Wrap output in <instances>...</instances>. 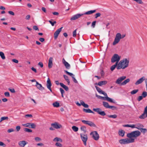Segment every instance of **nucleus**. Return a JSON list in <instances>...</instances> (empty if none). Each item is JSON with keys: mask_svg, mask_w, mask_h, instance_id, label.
<instances>
[{"mask_svg": "<svg viewBox=\"0 0 147 147\" xmlns=\"http://www.w3.org/2000/svg\"><path fill=\"white\" fill-rule=\"evenodd\" d=\"M118 64H117V63H115V64L112 66L111 67V70L112 71H113L115 69V67L117 66Z\"/></svg>", "mask_w": 147, "mask_h": 147, "instance_id": "35", "label": "nucleus"}, {"mask_svg": "<svg viewBox=\"0 0 147 147\" xmlns=\"http://www.w3.org/2000/svg\"><path fill=\"white\" fill-rule=\"evenodd\" d=\"M8 118L7 117H3L1 118V119L0 121V122L2 121L5 120H7Z\"/></svg>", "mask_w": 147, "mask_h": 147, "instance_id": "45", "label": "nucleus"}, {"mask_svg": "<svg viewBox=\"0 0 147 147\" xmlns=\"http://www.w3.org/2000/svg\"><path fill=\"white\" fill-rule=\"evenodd\" d=\"M36 86L40 90H42L44 89V88L42 86L41 84H39L38 82H36Z\"/></svg>", "mask_w": 147, "mask_h": 147, "instance_id": "18", "label": "nucleus"}, {"mask_svg": "<svg viewBox=\"0 0 147 147\" xmlns=\"http://www.w3.org/2000/svg\"><path fill=\"white\" fill-rule=\"evenodd\" d=\"M33 28L36 30H38L39 29L38 27L36 26H34Z\"/></svg>", "mask_w": 147, "mask_h": 147, "instance_id": "60", "label": "nucleus"}, {"mask_svg": "<svg viewBox=\"0 0 147 147\" xmlns=\"http://www.w3.org/2000/svg\"><path fill=\"white\" fill-rule=\"evenodd\" d=\"M105 96H106V100H107V101L110 102H111L113 103H115V102L112 99L108 97L107 96V95H106V94H105Z\"/></svg>", "mask_w": 147, "mask_h": 147, "instance_id": "21", "label": "nucleus"}, {"mask_svg": "<svg viewBox=\"0 0 147 147\" xmlns=\"http://www.w3.org/2000/svg\"><path fill=\"white\" fill-rule=\"evenodd\" d=\"M47 88L51 91L52 92V90L51 88V80L49 78H48L47 81Z\"/></svg>", "mask_w": 147, "mask_h": 147, "instance_id": "14", "label": "nucleus"}, {"mask_svg": "<svg viewBox=\"0 0 147 147\" xmlns=\"http://www.w3.org/2000/svg\"><path fill=\"white\" fill-rule=\"evenodd\" d=\"M24 130L25 131L28 132H31L32 131V130L31 129H28L27 128H25L24 129Z\"/></svg>", "mask_w": 147, "mask_h": 147, "instance_id": "43", "label": "nucleus"}, {"mask_svg": "<svg viewBox=\"0 0 147 147\" xmlns=\"http://www.w3.org/2000/svg\"><path fill=\"white\" fill-rule=\"evenodd\" d=\"M90 135L92 136V138L95 140H98L99 136L97 131H94L91 132Z\"/></svg>", "mask_w": 147, "mask_h": 147, "instance_id": "8", "label": "nucleus"}, {"mask_svg": "<svg viewBox=\"0 0 147 147\" xmlns=\"http://www.w3.org/2000/svg\"><path fill=\"white\" fill-rule=\"evenodd\" d=\"M102 104L103 106L106 108L109 109V105L108 103L105 101L102 102Z\"/></svg>", "mask_w": 147, "mask_h": 147, "instance_id": "29", "label": "nucleus"}, {"mask_svg": "<svg viewBox=\"0 0 147 147\" xmlns=\"http://www.w3.org/2000/svg\"><path fill=\"white\" fill-rule=\"evenodd\" d=\"M72 128L73 130L75 132L77 131L78 129V127L74 126H72Z\"/></svg>", "mask_w": 147, "mask_h": 147, "instance_id": "41", "label": "nucleus"}, {"mask_svg": "<svg viewBox=\"0 0 147 147\" xmlns=\"http://www.w3.org/2000/svg\"><path fill=\"white\" fill-rule=\"evenodd\" d=\"M9 90L12 93H14L15 92V91L14 88L10 89L9 88Z\"/></svg>", "mask_w": 147, "mask_h": 147, "instance_id": "56", "label": "nucleus"}, {"mask_svg": "<svg viewBox=\"0 0 147 147\" xmlns=\"http://www.w3.org/2000/svg\"><path fill=\"white\" fill-rule=\"evenodd\" d=\"M142 98L143 96H140L138 98V100L139 101L142 100Z\"/></svg>", "mask_w": 147, "mask_h": 147, "instance_id": "64", "label": "nucleus"}, {"mask_svg": "<svg viewBox=\"0 0 147 147\" xmlns=\"http://www.w3.org/2000/svg\"><path fill=\"white\" fill-rule=\"evenodd\" d=\"M38 65L40 66L41 67H43V64L42 62H39L38 63Z\"/></svg>", "mask_w": 147, "mask_h": 147, "instance_id": "62", "label": "nucleus"}, {"mask_svg": "<svg viewBox=\"0 0 147 147\" xmlns=\"http://www.w3.org/2000/svg\"><path fill=\"white\" fill-rule=\"evenodd\" d=\"M76 30H77L76 29L73 32V36L74 37H75L76 35Z\"/></svg>", "mask_w": 147, "mask_h": 147, "instance_id": "52", "label": "nucleus"}, {"mask_svg": "<svg viewBox=\"0 0 147 147\" xmlns=\"http://www.w3.org/2000/svg\"><path fill=\"white\" fill-rule=\"evenodd\" d=\"M59 90L61 94V96L63 98V94L65 93V91L64 90L61 88H60Z\"/></svg>", "mask_w": 147, "mask_h": 147, "instance_id": "38", "label": "nucleus"}, {"mask_svg": "<svg viewBox=\"0 0 147 147\" xmlns=\"http://www.w3.org/2000/svg\"><path fill=\"white\" fill-rule=\"evenodd\" d=\"M23 125L25 127H28L33 129L35 128L36 127L35 124L31 123H27L23 124Z\"/></svg>", "mask_w": 147, "mask_h": 147, "instance_id": "10", "label": "nucleus"}, {"mask_svg": "<svg viewBox=\"0 0 147 147\" xmlns=\"http://www.w3.org/2000/svg\"><path fill=\"white\" fill-rule=\"evenodd\" d=\"M0 146H3V147H5L6 145L3 142H2L0 141Z\"/></svg>", "mask_w": 147, "mask_h": 147, "instance_id": "58", "label": "nucleus"}, {"mask_svg": "<svg viewBox=\"0 0 147 147\" xmlns=\"http://www.w3.org/2000/svg\"><path fill=\"white\" fill-rule=\"evenodd\" d=\"M59 84L66 91H67L69 90V88L68 87L62 83H60Z\"/></svg>", "mask_w": 147, "mask_h": 147, "instance_id": "23", "label": "nucleus"}, {"mask_svg": "<svg viewBox=\"0 0 147 147\" xmlns=\"http://www.w3.org/2000/svg\"><path fill=\"white\" fill-rule=\"evenodd\" d=\"M129 59L124 58L121 60L118 63L117 68L118 69H125L129 65Z\"/></svg>", "mask_w": 147, "mask_h": 147, "instance_id": "1", "label": "nucleus"}, {"mask_svg": "<svg viewBox=\"0 0 147 147\" xmlns=\"http://www.w3.org/2000/svg\"><path fill=\"white\" fill-rule=\"evenodd\" d=\"M51 125L53 127V128L52 127H51L49 128V129L51 130H54V129L55 128V123H52Z\"/></svg>", "mask_w": 147, "mask_h": 147, "instance_id": "37", "label": "nucleus"}, {"mask_svg": "<svg viewBox=\"0 0 147 147\" xmlns=\"http://www.w3.org/2000/svg\"><path fill=\"white\" fill-rule=\"evenodd\" d=\"M116 107L113 106H109V109H112L113 110H114L116 109Z\"/></svg>", "mask_w": 147, "mask_h": 147, "instance_id": "57", "label": "nucleus"}, {"mask_svg": "<svg viewBox=\"0 0 147 147\" xmlns=\"http://www.w3.org/2000/svg\"><path fill=\"white\" fill-rule=\"evenodd\" d=\"M96 96L99 99H102L103 100H106V96H105V97H104L96 94Z\"/></svg>", "mask_w": 147, "mask_h": 147, "instance_id": "34", "label": "nucleus"}, {"mask_svg": "<svg viewBox=\"0 0 147 147\" xmlns=\"http://www.w3.org/2000/svg\"><path fill=\"white\" fill-rule=\"evenodd\" d=\"M80 103H81V104L84 107L86 108H88V107L89 106L88 105L85 104L84 102L82 100L80 101Z\"/></svg>", "mask_w": 147, "mask_h": 147, "instance_id": "32", "label": "nucleus"}, {"mask_svg": "<svg viewBox=\"0 0 147 147\" xmlns=\"http://www.w3.org/2000/svg\"><path fill=\"white\" fill-rule=\"evenodd\" d=\"M145 77L144 76L142 77L136 81L135 83V85H138L141 84L144 80H145Z\"/></svg>", "mask_w": 147, "mask_h": 147, "instance_id": "15", "label": "nucleus"}, {"mask_svg": "<svg viewBox=\"0 0 147 147\" xmlns=\"http://www.w3.org/2000/svg\"><path fill=\"white\" fill-rule=\"evenodd\" d=\"M68 75L70 76H71L72 78V79L74 82L76 83H78V82L76 78L74 77V75L72 73H71L68 72L66 70L64 71Z\"/></svg>", "mask_w": 147, "mask_h": 147, "instance_id": "12", "label": "nucleus"}, {"mask_svg": "<svg viewBox=\"0 0 147 147\" xmlns=\"http://www.w3.org/2000/svg\"><path fill=\"white\" fill-rule=\"evenodd\" d=\"M96 21H93L92 24L91 26L92 28H94L95 27Z\"/></svg>", "mask_w": 147, "mask_h": 147, "instance_id": "47", "label": "nucleus"}, {"mask_svg": "<svg viewBox=\"0 0 147 147\" xmlns=\"http://www.w3.org/2000/svg\"><path fill=\"white\" fill-rule=\"evenodd\" d=\"M95 87L97 90V91L100 94H104V95H105V94H106V95H107V93H105L101 89L98 87L97 86H95Z\"/></svg>", "mask_w": 147, "mask_h": 147, "instance_id": "19", "label": "nucleus"}, {"mask_svg": "<svg viewBox=\"0 0 147 147\" xmlns=\"http://www.w3.org/2000/svg\"><path fill=\"white\" fill-rule=\"evenodd\" d=\"M27 144L28 142L24 140L20 141L18 143L19 145L21 147H24Z\"/></svg>", "mask_w": 147, "mask_h": 147, "instance_id": "16", "label": "nucleus"}, {"mask_svg": "<svg viewBox=\"0 0 147 147\" xmlns=\"http://www.w3.org/2000/svg\"><path fill=\"white\" fill-rule=\"evenodd\" d=\"M107 83V82L106 81H103L99 82L98 83V85L100 86H101L103 85L106 84Z\"/></svg>", "mask_w": 147, "mask_h": 147, "instance_id": "22", "label": "nucleus"}, {"mask_svg": "<svg viewBox=\"0 0 147 147\" xmlns=\"http://www.w3.org/2000/svg\"><path fill=\"white\" fill-rule=\"evenodd\" d=\"M56 141L61 142H62V140L61 138L58 137H56Z\"/></svg>", "mask_w": 147, "mask_h": 147, "instance_id": "48", "label": "nucleus"}, {"mask_svg": "<svg viewBox=\"0 0 147 147\" xmlns=\"http://www.w3.org/2000/svg\"><path fill=\"white\" fill-rule=\"evenodd\" d=\"M101 15V14L100 13H98L96 14L95 18H97L98 17H99Z\"/></svg>", "mask_w": 147, "mask_h": 147, "instance_id": "53", "label": "nucleus"}, {"mask_svg": "<svg viewBox=\"0 0 147 147\" xmlns=\"http://www.w3.org/2000/svg\"><path fill=\"white\" fill-rule=\"evenodd\" d=\"M125 36V34H123L121 35L119 33H118L116 35L114 42H113V45H115L117 44L120 41V39L123 38Z\"/></svg>", "mask_w": 147, "mask_h": 147, "instance_id": "2", "label": "nucleus"}, {"mask_svg": "<svg viewBox=\"0 0 147 147\" xmlns=\"http://www.w3.org/2000/svg\"><path fill=\"white\" fill-rule=\"evenodd\" d=\"M62 61L63 63L64 64L66 68L67 69H69L70 68V64L66 62L64 58L63 59Z\"/></svg>", "mask_w": 147, "mask_h": 147, "instance_id": "17", "label": "nucleus"}, {"mask_svg": "<svg viewBox=\"0 0 147 147\" xmlns=\"http://www.w3.org/2000/svg\"><path fill=\"white\" fill-rule=\"evenodd\" d=\"M126 78L125 76H122L118 78L115 82L116 84H121V82Z\"/></svg>", "mask_w": 147, "mask_h": 147, "instance_id": "11", "label": "nucleus"}, {"mask_svg": "<svg viewBox=\"0 0 147 147\" xmlns=\"http://www.w3.org/2000/svg\"><path fill=\"white\" fill-rule=\"evenodd\" d=\"M120 56H119L117 54H114L111 58V62L113 63L116 62L115 63L118 64V62L120 60Z\"/></svg>", "mask_w": 147, "mask_h": 147, "instance_id": "5", "label": "nucleus"}, {"mask_svg": "<svg viewBox=\"0 0 147 147\" xmlns=\"http://www.w3.org/2000/svg\"><path fill=\"white\" fill-rule=\"evenodd\" d=\"M136 128L140 130L142 128L144 127V126L143 125L140 124H138L136 125Z\"/></svg>", "mask_w": 147, "mask_h": 147, "instance_id": "25", "label": "nucleus"}, {"mask_svg": "<svg viewBox=\"0 0 147 147\" xmlns=\"http://www.w3.org/2000/svg\"><path fill=\"white\" fill-rule=\"evenodd\" d=\"M142 95L144 98L146 97L147 96V92L145 91L143 92L142 93Z\"/></svg>", "mask_w": 147, "mask_h": 147, "instance_id": "46", "label": "nucleus"}, {"mask_svg": "<svg viewBox=\"0 0 147 147\" xmlns=\"http://www.w3.org/2000/svg\"><path fill=\"white\" fill-rule=\"evenodd\" d=\"M140 134V132L138 130H136L127 134V137L131 138H137L139 136Z\"/></svg>", "mask_w": 147, "mask_h": 147, "instance_id": "3", "label": "nucleus"}, {"mask_svg": "<svg viewBox=\"0 0 147 147\" xmlns=\"http://www.w3.org/2000/svg\"><path fill=\"white\" fill-rule=\"evenodd\" d=\"M63 76L64 79L67 82L68 85H69L70 84V82L69 79L67 75H64Z\"/></svg>", "mask_w": 147, "mask_h": 147, "instance_id": "31", "label": "nucleus"}, {"mask_svg": "<svg viewBox=\"0 0 147 147\" xmlns=\"http://www.w3.org/2000/svg\"><path fill=\"white\" fill-rule=\"evenodd\" d=\"M130 81L129 78L127 79L121 83V85H124L126 84L127 83L129 82Z\"/></svg>", "mask_w": 147, "mask_h": 147, "instance_id": "27", "label": "nucleus"}, {"mask_svg": "<svg viewBox=\"0 0 147 147\" xmlns=\"http://www.w3.org/2000/svg\"><path fill=\"white\" fill-rule=\"evenodd\" d=\"M108 117L109 118H112L115 119L117 117V116L116 115L114 114L112 115H108Z\"/></svg>", "mask_w": 147, "mask_h": 147, "instance_id": "40", "label": "nucleus"}, {"mask_svg": "<svg viewBox=\"0 0 147 147\" xmlns=\"http://www.w3.org/2000/svg\"><path fill=\"white\" fill-rule=\"evenodd\" d=\"M0 56L3 59H4L5 58L4 53L2 52H0Z\"/></svg>", "mask_w": 147, "mask_h": 147, "instance_id": "36", "label": "nucleus"}, {"mask_svg": "<svg viewBox=\"0 0 147 147\" xmlns=\"http://www.w3.org/2000/svg\"><path fill=\"white\" fill-rule=\"evenodd\" d=\"M140 131L141 132L144 134L147 131V129H146L142 128Z\"/></svg>", "mask_w": 147, "mask_h": 147, "instance_id": "42", "label": "nucleus"}, {"mask_svg": "<svg viewBox=\"0 0 147 147\" xmlns=\"http://www.w3.org/2000/svg\"><path fill=\"white\" fill-rule=\"evenodd\" d=\"M93 110L94 111L97 112L98 114L101 116H104L106 115L105 111H102L101 109L99 108H94L93 109Z\"/></svg>", "mask_w": 147, "mask_h": 147, "instance_id": "9", "label": "nucleus"}, {"mask_svg": "<svg viewBox=\"0 0 147 147\" xmlns=\"http://www.w3.org/2000/svg\"><path fill=\"white\" fill-rule=\"evenodd\" d=\"M49 22L51 24L52 26H53L55 24V21L52 22L51 20H49Z\"/></svg>", "mask_w": 147, "mask_h": 147, "instance_id": "55", "label": "nucleus"}, {"mask_svg": "<svg viewBox=\"0 0 147 147\" xmlns=\"http://www.w3.org/2000/svg\"><path fill=\"white\" fill-rule=\"evenodd\" d=\"M14 131V129L13 128H10L9 129H8L7 131V132L9 133H10V132H13Z\"/></svg>", "mask_w": 147, "mask_h": 147, "instance_id": "50", "label": "nucleus"}, {"mask_svg": "<svg viewBox=\"0 0 147 147\" xmlns=\"http://www.w3.org/2000/svg\"><path fill=\"white\" fill-rule=\"evenodd\" d=\"M84 14H77L74 15L71 18V20H75L80 18L81 16L83 15Z\"/></svg>", "mask_w": 147, "mask_h": 147, "instance_id": "13", "label": "nucleus"}, {"mask_svg": "<svg viewBox=\"0 0 147 147\" xmlns=\"http://www.w3.org/2000/svg\"><path fill=\"white\" fill-rule=\"evenodd\" d=\"M16 130L17 131H19L20 129V127L19 125L17 126L16 127Z\"/></svg>", "mask_w": 147, "mask_h": 147, "instance_id": "63", "label": "nucleus"}, {"mask_svg": "<svg viewBox=\"0 0 147 147\" xmlns=\"http://www.w3.org/2000/svg\"><path fill=\"white\" fill-rule=\"evenodd\" d=\"M125 131L122 130H119L118 132L119 135L122 137H123L124 135Z\"/></svg>", "mask_w": 147, "mask_h": 147, "instance_id": "30", "label": "nucleus"}, {"mask_svg": "<svg viewBox=\"0 0 147 147\" xmlns=\"http://www.w3.org/2000/svg\"><path fill=\"white\" fill-rule=\"evenodd\" d=\"M62 125L57 122H56V129H59L62 127Z\"/></svg>", "mask_w": 147, "mask_h": 147, "instance_id": "33", "label": "nucleus"}, {"mask_svg": "<svg viewBox=\"0 0 147 147\" xmlns=\"http://www.w3.org/2000/svg\"><path fill=\"white\" fill-rule=\"evenodd\" d=\"M56 146L59 147H62V145L60 143L56 142Z\"/></svg>", "mask_w": 147, "mask_h": 147, "instance_id": "51", "label": "nucleus"}, {"mask_svg": "<svg viewBox=\"0 0 147 147\" xmlns=\"http://www.w3.org/2000/svg\"><path fill=\"white\" fill-rule=\"evenodd\" d=\"M4 95L6 97H9L10 96L9 92H5L4 93Z\"/></svg>", "mask_w": 147, "mask_h": 147, "instance_id": "49", "label": "nucleus"}, {"mask_svg": "<svg viewBox=\"0 0 147 147\" xmlns=\"http://www.w3.org/2000/svg\"><path fill=\"white\" fill-rule=\"evenodd\" d=\"M134 142L135 140L133 138L123 139L120 140L119 141V142L122 144H125L133 143Z\"/></svg>", "mask_w": 147, "mask_h": 147, "instance_id": "4", "label": "nucleus"}, {"mask_svg": "<svg viewBox=\"0 0 147 147\" xmlns=\"http://www.w3.org/2000/svg\"><path fill=\"white\" fill-rule=\"evenodd\" d=\"M138 91V89L134 90L132 91L131 92V94H136Z\"/></svg>", "mask_w": 147, "mask_h": 147, "instance_id": "44", "label": "nucleus"}, {"mask_svg": "<svg viewBox=\"0 0 147 147\" xmlns=\"http://www.w3.org/2000/svg\"><path fill=\"white\" fill-rule=\"evenodd\" d=\"M63 28V27H61V28L57 30L56 31V39L57 37L61 31L62 29Z\"/></svg>", "mask_w": 147, "mask_h": 147, "instance_id": "24", "label": "nucleus"}, {"mask_svg": "<svg viewBox=\"0 0 147 147\" xmlns=\"http://www.w3.org/2000/svg\"><path fill=\"white\" fill-rule=\"evenodd\" d=\"M146 113H144V112L142 115L140 116L139 118L141 119H144L145 117V116H144V115Z\"/></svg>", "mask_w": 147, "mask_h": 147, "instance_id": "54", "label": "nucleus"}, {"mask_svg": "<svg viewBox=\"0 0 147 147\" xmlns=\"http://www.w3.org/2000/svg\"><path fill=\"white\" fill-rule=\"evenodd\" d=\"M82 121L84 124L87 125L90 127H96V125L92 122L90 121H86L85 120H82Z\"/></svg>", "mask_w": 147, "mask_h": 147, "instance_id": "7", "label": "nucleus"}, {"mask_svg": "<svg viewBox=\"0 0 147 147\" xmlns=\"http://www.w3.org/2000/svg\"><path fill=\"white\" fill-rule=\"evenodd\" d=\"M96 10H90V11H88L85 12V13H84L83 14H84H84L89 15V14H91L92 13H93L95 12H96Z\"/></svg>", "mask_w": 147, "mask_h": 147, "instance_id": "26", "label": "nucleus"}, {"mask_svg": "<svg viewBox=\"0 0 147 147\" xmlns=\"http://www.w3.org/2000/svg\"><path fill=\"white\" fill-rule=\"evenodd\" d=\"M8 13L10 15L12 16H14L15 15L14 13L12 11H8Z\"/></svg>", "mask_w": 147, "mask_h": 147, "instance_id": "61", "label": "nucleus"}, {"mask_svg": "<svg viewBox=\"0 0 147 147\" xmlns=\"http://www.w3.org/2000/svg\"><path fill=\"white\" fill-rule=\"evenodd\" d=\"M83 111L87 113H94L90 109H83Z\"/></svg>", "mask_w": 147, "mask_h": 147, "instance_id": "28", "label": "nucleus"}, {"mask_svg": "<svg viewBox=\"0 0 147 147\" xmlns=\"http://www.w3.org/2000/svg\"><path fill=\"white\" fill-rule=\"evenodd\" d=\"M53 58L52 57H50L49 59L48 63V67L49 68H51L52 67L53 65Z\"/></svg>", "mask_w": 147, "mask_h": 147, "instance_id": "20", "label": "nucleus"}, {"mask_svg": "<svg viewBox=\"0 0 147 147\" xmlns=\"http://www.w3.org/2000/svg\"><path fill=\"white\" fill-rule=\"evenodd\" d=\"M80 129L84 132H86V127L85 126H81L80 127Z\"/></svg>", "mask_w": 147, "mask_h": 147, "instance_id": "39", "label": "nucleus"}, {"mask_svg": "<svg viewBox=\"0 0 147 147\" xmlns=\"http://www.w3.org/2000/svg\"><path fill=\"white\" fill-rule=\"evenodd\" d=\"M81 138L84 145H86V142L88 140V136L86 134H80Z\"/></svg>", "mask_w": 147, "mask_h": 147, "instance_id": "6", "label": "nucleus"}, {"mask_svg": "<svg viewBox=\"0 0 147 147\" xmlns=\"http://www.w3.org/2000/svg\"><path fill=\"white\" fill-rule=\"evenodd\" d=\"M12 61L13 62L17 63L18 62V60L15 59H13L12 60Z\"/></svg>", "mask_w": 147, "mask_h": 147, "instance_id": "59", "label": "nucleus"}]
</instances>
